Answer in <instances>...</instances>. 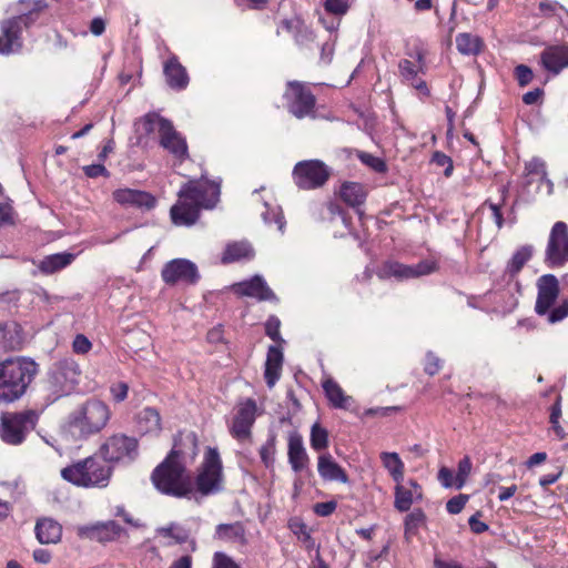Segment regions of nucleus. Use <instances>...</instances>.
<instances>
[{"label":"nucleus","mask_w":568,"mask_h":568,"mask_svg":"<svg viewBox=\"0 0 568 568\" xmlns=\"http://www.w3.org/2000/svg\"><path fill=\"white\" fill-rule=\"evenodd\" d=\"M141 129L146 134L156 133L160 145L179 160L187 158V145L185 139L175 130L173 123L151 112L140 120Z\"/></svg>","instance_id":"7"},{"label":"nucleus","mask_w":568,"mask_h":568,"mask_svg":"<svg viewBox=\"0 0 568 568\" xmlns=\"http://www.w3.org/2000/svg\"><path fill=\"white\" fill-rule=\"evenodd\" d=\"M540 64L554 75H558L568 67V45H549L540 53Z\"/></svg>","instance_id":"22"},{"label":"nucleus","mask_w":568,"mask_h":568,"mask_svg":"<svg viewBox=\"0 0 568 568\" xmlns=\"http://www.w3.org/2000/svg\"><path fill=\"white\" fill-rule=\"evenodd\" d=\"M254 256L253 247L248 242H233L226 245L222 256L224 264L237 262L241 260H250Z\"/></svg>","instance_id":"36"},{"label":"nucleus","mask_w":568,"mask_h":568,"mask_svg":"<svg viewBox=\"0 0 568 568\" xmlns=\"http://www.w3.org/2000/svg\"><path fill=\"white\" fill-rule=\"evenodd\" d=\"M283 365V352L277 346H270L267 351L264 378L270 388L280 379Z\"/></svg>","instance_id":"31"},{"label":"nucleus","mask_w":568,"mask_h":568,"mask_svg":"<svg viewBox=\"0 0 568 568\" xmlns=\"http://www.w3.org/2000/svg\"><path fill=\"white\" fill-rule=\"evenodd\" d=\"M211 568H241L233 558L223 551H216L212 558Z\"/></svg>","instance_id":"46"},{"label":"nucleus","mask_w":568,"mask_h":568,"mask_svg":"<svg viewBox=\"0 0 568 568\" xmlns=\"http://www.w3.org/2000/svg\"><path fill=\"white\" fill-rule=\"evenodd\" d=\"M432 162L435 163L438 166H444L445 168V170H444L445 176L448 178V176L452 175L453 170H454V165H453L452 159L448 155H446L443 152L436 151L433 154Z\"/></svg>","instance_id":"48"},{"label":"nucleus","mask_w":568,"mask_h":568,"mask_svg":"<svg viewBox=\"0 0 568 568\" xmlns=\"http://www.w3.org/2000/svg\"><path fill=\"white\" fill-rule=\"evenodd\" d=\"M515 77L518 81L519 87H526L531 82L534 73L529 67L525 64H519L515 68Z\"/></svg>","instance_id":"50"},{"label":"nucleus","mask_w":568,"mask_h":568,"mask_svg":"<svg viewBox=\"0 0 568 568\" xmlns=\"http://www.w3.org/2000/svg\"><path fill=\"white\" fill-rule=\"evenodd\" d=\"M113 468L103 457L95 455L78 460L61 469V477L77 487L105 488Z\"/></svg>","instance_id":"4"},{"label":"nucleus","mask_w":568,"mask_h":568,"mask_svg":"<svg viewBox=\"0 0 568 568\" xmlns=\"http://www.w3.org/2000/svg\"><path fill=\"white\" fill-rule=\"evenodd\" d=\"M214 539L239 545H246V531L241 521L219 524L215 527Z\"/></svg>","instance_id":"29"},{"label":"nucleus","mask_w":568,"mask_h":568,"mask_svg":"<svg viewBox=\"0 0 568 568\" xmlns=\"http://www.w3.org/2000/svg\"><path fill=\"white\" fill-rule=\"evenodd\" d=\"M293 176L296 185L303 190H313L322 186L328 179L327 166L318 160H308L298 162Z\"/></svg>","instance_id":"16"},{"label":"nucleus","mask_w":568,"mask_h":568,"mask_svg":"<svg viewBox=\"0 0 568 568\" xmlns=\"http://www.w3.org/2000/svg\"><path fill=\"white\" fill-rule=\"evenodd\" d=\"M293 37L298 45H306L308 42L314 40L312 30H310L303 21L301 22V27L296 32H294Z\"/></svg>","instance_id":"53"},{"label":"nucleus","mask_w":568,"mask_h":568,"mask_svg":"<svg viewBox=\"0 0 568 568\" xmlns=\"http://www.w3.org/2000/svg\"><path fill=\"white\" fill-rule=\"evenodd\" d=\"M479 516H480V513H476L475 515L470 516V518L468 519V525H469L471 531L475 534H483L486 530H488V528H489L487 524L479 520V518H478Z\"/></svg>","instance_id":"61"},{"label":"nucleus","mask_w":568,"mask_h":568,"mask_svg":"<svg viewBox=\"0 0 568 568\" xmlns=\"http://www.w3.org/2000/svg\"><path fill=\"white\" fill-rule=\"evenodd\" d=\"M74 257V254L68 252L51 254L41 260L38 267L43 274H53L70 265Z\"/></svg>","instance_id":"34"},{"label":"nucleus","mask_w":568,"mask_h":568,"mask_svg":"<svg viewBox=\"0 0 568 568\" xmlns=\"http://www.w3.org/2000/svg\"><path fill=\"white\" fill-rule=\"evenodd\" d=\"M83 172L88 178L109 176V172L101 163L83 166Z\"/></svg>","instance_id":"57"},{"label":"nucleus","mask_w":568,"mask_h":568,"mask_svg":"<svg viewBox=\"0 0 568 568\" xmlns=\"http://www.w3.org/2000/svg\"><path fill=\"white\" fill-rule=\"evenodd\" d=\"M109 419V407L101 400L90 399L69 415L68 424L74 435L88 437L100 433Z\"/></svg>","instance_id":"6"},{"label":"nucleus","mask_w":568,"mask_h":568,"mask_svg":"<svg viewBox=\"0 0 568 568\" xmlns=\"http://www.w3.org/2000/svg\"><path fill=\"white\" fill-rule=\"evenodd\" d=\"M333 54H334V43L331 41H326L325 43H323V45L321 48V60L325 64H328L332 61Z\"/></svg>","instance_id":"63"},{"label":"nucleus","mask_w":568,"mask_h":568,"mask_svg":"<svg viewBox=\"0 0 568 568\" xmlns=\"http://www.w3.org/2000/svg\"><path fill=\"white\" fill-rule=\"evenodd\" d=\"M161 276L169 285H174L178 282L194 284L200 277L196 265L185 258H175L168 262L161 271Z\"/></svg>","instance_id":"19"},{"label":"nucleus","mask_w":568,"mask_h":568,"mask_svg":"<svg viewBox=\"0 0 568 568\" xmlns=\"http://www.w3.org/2000/svg\"><path fill=\"white\" fill-rule=\"evenodd\" d=\"M287 457L294 473H302L307 468L310 457L303 444V437L297 432L288 435Z\"/></svg>","instance_id":"23"},{"label":"nucleus","mask_w":568,"mask_h":568,"mask_svg":"<svg viewBox=\"0 0 568 568\" xmlns=\"http://www.w3.org/2000/svg\"><path fill=\"white\" fill-rule=\"evenodd\" d=\"M112 196L115 202L124 206L152 209L155 205V197L140 190L118 189Z\"/></svg>","instance_id":"24"},{"label":"nucleus","mask_w":568,"mask_h":568,"mask_svg":"<svg viewBox=\"0 0 568 568\" xmlns=\"http://www.w3.org/2000/svg\"><path fill=\"white\" fill-rule=\"evenodd\" d=\"M442 368V361L433 352L426 354L424 371L426 374L434 376Z\"/></svg>","instance_id":"54"},{"label":"nucleus","mask_w":568,"mask_h":568,"mask_svg":"<svg viewBox=\"0 0 568 568\" xmlns=\"http://www.w3.org/2000/svg\"><path fill=\"white\" fill-rule=\"evenodd\" d=\"M481 39L470 33H459L456 37L457 50L465 55H476L481 50Z\"/></svg>","instance_id":"39"},{"label":"nucleus","mask_w":568,"mask_h":568,"mask_svg":"<svg viewBox=\"0 0 568 568\" xmlns=\"http://www.w3.org/2000/svg\"><path fill=\"white\" fill-rule=\"evenodd\" d=\"M438 481L445 488H450L455 486V477L453 471L447 467H442L437 475Z\"/></svg>","instance_id":"58"},{"label":"nucleus","mask_w":568,"mask_h":568,"mask_svg":"<svg viewBox=\"0 0 568 568\" xmlns=\"http://www.w3.org/2000/svg\"><path fill=\"white\" fill-rule=\"evenodd\" d=\"M359 159L364 164H366L377 173H384L387 171V165L385 161L381 158L363 152L359 154Z\"/></svg>","instance_id":"45"},{"label":"nucleus","mask_w":568,"mask_h":568,"mask_svg":"<svg viewBox=\"0 0 568 568\" xmlns=\"http://www.w3.org/2000/svg\"><path fill=\"white\" fill-rule=\"evenodd\" d=\"M222 460L216 448L209 447L201 469L195 478L196 489L204 496L222 490Z\"/></svg>","instance_id":"11"},{"label":"nucleus","mask_w":568,"mask_h":568,"mask_svg":"<svg viewBox=\"0 0 568 568\" xmlns=\"http://www.w3.org/2000/svg\"><path fill=\"white\" fill-rule=\"evenodd\" d=\"M536 287L535 312L537 315L545 317L548 324H557L568 317V298L555 306L560 293V285L554 274H544L538 277Z\"/></svg>","instance_id":"5"},{"label":"nucleus","mask_w":568,"mask_h":568,"mask_svg":"<svg viewBox=\"0 0 568 568\" xmlns=\"http://www.w3.org/2000/svg\"><path fill=\"white\" fill-rule=\"evenodd\" d=\"M381 459L393 479L399 484L404 479V464L397 453H382Z\"/></svg>","instance_id":"40"},{"label":"nucleus","mask_w":568,"mask_h":568,"mask_svg":"<svg viewBox=\"0 0 568 568\" xmlns=\"http://www.w3.org/2000/svg\"><path fill=\"white\" fill-rule=\"evenodd\" d=\"M544 264L551 270L568 264V225L562 221L556 222L550 229L544 252Z\"/></svg>","instance_id":"12"},{"label":"nucleus","mask_w":568,"mask_h":568,"mask_svg":"<svg viewBox=\"0 0 568 568\" xmlns=\"http://www.w3.org/2000/svg\"><path fill=\"white\" fill-rule=\"evenodd\" d=\"M37 415L32 410L1 416L0 437L10 445H19L24 440L29 429L34 427Z\"/></svg>","instance_id":"14"},{"label":"nucleus","mask_w":568,"mask_h":568,"mask_svg":"<svg viewBox=\"0 0 568 568\" xmlns=\"http://www.w3.org/2000/svg\"><path fill=\"white\" fill-rule=\"evenodd\" d=\"M467 501V495L455 496L447 501L446 509L449 514L457 515L464 509Z\"/></svg>","instance_id":"52"},{"label":"nucleus","mask_w":568,"mask_h":568,"mask_svg":"<svg viewBox=\"0 0 568 568\" xmlns=\"http://www.w3.org/2000/svg\"><path fill=\"white\" fill-rule=\"evenodd\" d=\"M325 10L335 16H343L348 10L347 0H325Z\"/></svg>","instance_id":"51"},{"label":"nucleus","mask_w":568,"mask_h":568,"mask_svg":"<svg viewBox=\"0 0 568 568\" xmlns=\"http://www.w3.org/2000/svg\"><path fill=\"white\" fill-rule=\"evenodd\" d=\"M92 347V343L83 334H78L72 342V349L77 354H87Z\"/></svg>","instance_id":"55"},{"label":"nucleus","mask_w":568,"mask_h":568,"mask_svg":"<svg viewBox=\"0 0 568 568\" xmlns=\"http://www.w3.org/2000/svg\"><path fill=\"white\" fill-rule=\"evenodd\" d=\"M409 485L412 489L404 487L400 483L397 484L395 488L394 506L398 511L404 513L409 510L414 500H420L423 498L422 487L415 480H409Z\"/></svg>","instance_id":"30"},{"label":"nucleus","mask_w":568,"mask_h":568,"mask_svg":"<svg viewBox=\"0 0 568 568\" xmlns=\"http://www.w3.org/2000/svg\"><path fill=\"white\" fill-rule=\"evenodd\" d=\"M256 413L257 405L253 398H246L237 404L229 428L233 438L239 442H246L252 438V427L256 419Z\"/></svg>","instance_id":"17"},{"label":"nucleus","mask_w":568,"mask_h":568,"mask_svg":"<svg viewBox=\"0 0 568 568\" xmlns=\"http://www.w3.org/2000/svg\"><path fill=\"white\" fill-rule=\"evenodd\" d=\"M485 205L489 207L493 214V219L498 229H501L504 225V217L500 211V204L494 203L491 201H486Z\"/></svg>","instance_id":"62"},{"label":"nucleus","mask_w":568,"mask_h":568,"mask_svg":"<svg viewBox=\"0 0 568 568\" xmlns=\"http://www.w3.org/2000/svg\"><path fill=\"white\" fill-rule=\"evenodd\" d=\"M405 54L410 59H400L398 61V74L403 83L413 87L423 95H429L427 83L419 77L426 70L427 50L418 41L412 48L407 49Z\"/></svg>","instance_id":"8"},{"label":"nucleus","mask_w":568,"mask_h":568,"mask_svg":"<svg viewBox=\"0 0 568 568\" xmlns=\"http://www.w3.org/2000/svg\"><path fill=\"white\" fill-rule=\"evenodd\" d=\"M288 111L297 119L314 115L316 99L302 82L290 81L284 93Z\"/></svg>","instance_id":"15"},{"label":"nucleus","mask_w":568,"mask_h":568,"mask_svg":"<svg viewBox=\"0 0 568 568\" xmlns=\"http://www.w3.org/2000/svg\"><path fill=\"white\" fill-rule=\"evenodd\" d=\"M38 374V364L18 356L0 362V405L19 400Z\"/></svg>","instance_id":"3"},{"label":"nucleus","mask_w":568,"mask_h":568,"mask_svg":"<svg viewBox=\"0 0 568 568\" xmlns=\"http://www.w3.org/2000/svg\"><path fill=\"white\" fill-rule=\"evenodd\" d=\"M525 172L527 176H536L538 181L541 183H546L548 189V194L552 193L554 184L552 182L547 178V170H546V163L540 158H532L530 161H528L525 165ZM529 183L532 182V179L528 181Z\"/></svg>","instance_id":"38"},{"label":"nucleus","mask_w":568,"mask_h":568,"mask_svg":"<svg viewBox=\"0 0 568 568\" xmlns=\"http://www.w3.org/2000/svg\"><path fill=\"white\" fill-rule=\"evenodd\" d=\"M301 22L302 20L298 17L282 20L277 29V34L280 33L281 29L291 34H294V32H296V30L301 27Z\"/></svg>","instance_id":"59"},{"label":"nucleus","mask_w":568,"mask_h":568,"mask_svg":"<svg viewBox=\"0 0 568 568\" xmlns=\"http://www.w3.org/2000/svg\"><path fill=\"white\" fill-rule=\"evenodd\" d=\"M197 455V437L190 433L174 439L166 458L152 471L151 479L155 488L164 495L178 498L189 497L193 493V481L186 474V459Z\"/></svg>","instance_id":"1"},{"label":"nucleus","mask_w":568,"mask_h":568,"mask_svg":"<svg viewBox=\"0 0 568 568\" xmlns=\"http://www.w3.org/2000/svg\"><path fill=\"white\" fill-rule=\"evenodd\" d=\"M47 7L44 0H36L33 8L24 14L13 17L1 22L0 54L19 51L22 47L21 31L34 21V14Z\"/></svg>","instance_id":"9"},{"label":"nucleus","mask_w":568,"mask_h":568,"mask_svg":"<svg viewBox=\"0 0 568 568\" xmlns=\"http://www.w3.org/2000/svg\"><path fill=\"white\" fill-rule=\"evenodd\" d=\"M339 195L349 206L356 207L365 202L366 193L363 185L356 182H346L341 186Z\"/></svg>","instance_id":"37"},{"label":"nucleus","mask_w":568,"mask_h":568,"mask_svg":"<svg viewBox=\"0 0 568 568\" xmlns=\"http://www.w3.org/2000/svg\"><path fill=\"white\" fill-rule=\"evenodd\" d=\"M136 423L140 432L144 434H159L161 430V416L153 407H145L140 410Z\"/></svg>","instance_id":"32"},{"label":"nucleus","mask_w":568,"mask_h":568,"mask_svg":"<svg viewBox=\"0 0 568 568\" xmlns=\"http://www.w3.org/2000/svg\"><path fill=\"white\" fill-rule=\"evenodd\" d=\"M81 376L79 364L72 358L55 362L48 374V385L54 399L71 394Z\"/></svg>","instance_id":"10"},{"label":"nucleus","mask_w":568,"mask_h":568,"mask_svg":"<svg viewBox=\"0 0 568 568\" xmlns=\"http://www.w3.org/2000/svg\"><path fill=\"white\" fill-rule=\"evenodd\" d=\"M233 290L237 295L254 297L258 301L276 300L274 292L260 275H255L248 281L234 284Z\"/></svg>","instance_id":"21"},{"label":"nucleus","mask_w":568,"mask_h":568,"mask_svg":"<svg viewBox=\"0 0 568 568\" xmlns=\"http://www.w3.org/2000/svg\"><path fill=\"white\" fill-rule=\"evenodd\" d=\"M535 247L531 244H526L518 247L506 265V273L509 277H515L523 270L525 264L529 262L534 255Z\"/></svg>","instance_id":"33"},{"label":"nucleus","mask_w":568,"mask_h":568,"mask_svg":"<svg viewBox=\"0 0 568 568\" xmlns=\"http://www.w3.org/2000/svg\"><path fill=\"white\" fill-rule=\"evenodd\" d=\"M100 454L108 463H131L139 455V443L135 437L114 434L101 445Z\"/></svg>","instance_id":"13"},{"label":"nucleus","mask_w":568,"mask_h":568,"mask_svg":"<svg viewBox=\"0 0 568 568\" xmlns=\"http://www.w3.org/2000/svg\"><path fill=\"white\" fill-rule=\"evenodd\" d=\"M156 536L172 539L175 544L182 545L185 542H190L192 550L196 549L195 539H190L191 529L185 525L180 523L172 521L166 526H161L155 529Z\"/></svg>","instance_id":"28"},{"label":"nucleus","mask_w":568,"mask_h":568,"mask_svg":"<svg viewBox=\"0 0 568 568\" xmlns=\"http://www.w3.org/2000/svg\"><path fill=\"white\" fill-rule=\"evenodd\" d=\"M470 470H471L470 458L468 456H465L463 459L459 460L457 474L455 476V487L457 489L463 488V486L466 483V478L470 474Z\"/></svg>","instance_id":"44"},{"label":"nucleus","mask_w":568,"mask_h":568,"mask_svg":"<svg viewBox=\"0 0 568 568\" xmlns=\"http://www.w3.org/2000/svg\"><path fill=\"white\" fill-rule=\"evenodd\" d=\"M437 270L435 261L425 260L416 265H405L398 262L388 261L378 270L379 278L395 277L398 281L415 278L432 274Z\"/></svg>","instance_id":"18"},{"label":"nucleus","mask_w":568,"mask_h":568,"mask_svg":"<svg viewBox=\"0 0 568 568\" xmlns=\"http://www.w3.org/2000/svg\"><path fill=\"white\" fill-rule=\"evenodd\" d=\"M311 447L321 452L328 446V433L325 428H323L320 424H314L311 428Z\"/></svg>","instance_id":"43"},{"label":"nucleus","mask_w":568,"mask_h":568,"mask_svg":"<svg viewBox=\"0 0 568 568\" xmlns=\"http://www.w3.org/2000/svg\"><path fill=\"white\" fill-rule=\"evenodd\" d=\"M337 507L336 501L317 503L314 505V513L321 517H327L332 515Z\"/></svg>","instance_id":"56"},{"label":"nucleus","mask_w":568,"mask_h":568,"mask_svg":"<svg viewBox=\"0 0 568 568\" xmlns=\"http://www.w3.org/2000/svg\"><path fill=\"white\" fill-rule=\"evenodd\" d=\"M262 217L266 224H271L274 222L275 224H277V227L281 232L284 231L285 220H284V215L280 209H274L271 211L267 207V210L262 213Z\"/></svg>","instance_id":"47"},{"label":"nucleus","mask_w":568,"mask_h":568,"mask_svg":"<svg viewBox=\"0 0 568 568\" xmlns=\"http://www.w3.org/2000/svg\"><path fill=\"white\" fill-rule=\"evenodd\" d=\"M317 471L323 480L348 483L346 471L335 462L328 453L318 456Z\"/></svg>","instance_id":"25"},{"label":"nucleus","mask_w":568,"mask_h":568,"mask_svg":"<svg viewBox=\"0 0 568 568\" xmlns=\"http://www.w3.org/2000/svg\"><path fill=\"white\" fill-rule=\"evenodd\" d=\"M77 531L81 538H88L104 544L118 539L124 529L116 521L108 520L80 526Z\"/></svg>","instance_id":"20"},{"label":"nucleus","mask_w":568,"mask_h":568,"mask_svg":"<svg viewBox=\"0 0 568 568\" xmlns=\"http://www.w3.org/2000/svg\"><path fill=\"white\" fill-rule=\"evenodd\" d=\"M322 387L324 393L335 408H347L352 402V397L345 395L342 387L332 378H327L323 382Z\"/></svg>","instance_id":"35"},{"label":"nucleus","mask_w":568,"mask_h":568,"mask_svg":"<svg viewBox=\"0 0 568 568\" xmlns=\"http://www.w3.org/2000/svg\"><path fill=\"white\" fill-rule=\"evenodd\" d=\"M34 532L42 545L58 544L62 537V526L52 518L43 517L37 520Z\"/></svg>","instance_id":"26"},{"label":"nucleus","mask_w":568,"mask_h":568,"mask_svg":"<svg viewBox=\"0 0 568 568\" xmlns=\"http://www.w3.org/2000/svg\"><path fill=\"white\" fill-rule=\"evenodd\" d=\"M542 94L544 91L541 89L528 91L523 95V102L527 105L535 104L541 98Z\"/></svg>","instance_id":"64"},{"label":"nucleus","mask_w":568,"mask_h":568,"mask_svg":"<svg viewBox=\"0 0 568 568\" xmlns=\"http://www.w3.org/2000/svg\"><path fill=\"white\" fill-rule=\"evenodd\" d=\"M276 453V436L271 434L260 448V457L266 468L273 467Z\"/></svg>","instance_id":"42"},{"label":"nucleus","mask_w":568,"mask_h":568,"mask_svg":"<svg viewBox=\"0 0 568 568\" xmlns=\"http://www.w3.org/2000/svg\"><path fill=\"white\" fill-rule=\"evenodd\" d=\"M111 394L115 402L120 403L124 400L128 396L129 386L125 383H118L111 386Z\"/></svg>","instance_id":"60"},{"label":"nucleus","mask_w":568,"mask_h":568,"mask_svg":"<svg viewBox=\"0 0 568 568\" xmlns=\"http://www.w3.org/2000/svg\"><path fill=\"white\" fill-rule=\"evenodd\" d=\"M426 515L420 508L414 509L405 517V535L412 536L415 535L418 528L425 523Z\"/></svg>","instance_id":"41"},{"label":"nucleus","mask_w":568,"mask_h":568,"mask_svg":"<svg viewBox=\"0 0 568 568\" xmlns=\"http://www.w3.org/2000/svg\"><path fill=\"white\" fill-rule=\"evenodd\" d=\"M281 322L276 316H271L265 323V333L274 342H281L280 334Z\"/></svg>","instance_id":"49"},{"label":"nucleus","mask_w":568,"mask_h":568,"mask_svg":"<svg viewBox=\"0 0 568 568\" xmlns=\"http://www.w3.org/2000/svg\"><path fill=\"white\" fill-rule=\"evenodd\" d=\"M166 83L170 88L181 91L189 84V75L186 69L179 62L176 57H171L163 68Z\"/></svg>","instance_id":"27"},{"label":"nucleus","mask_w":568,"mask_h":568,"mask_svg":"<svg viewBox=\"0 0 568 568\" xmlns=\"http://www.w3.org/2000/svg\"><path fill=\"white\" fill-rule=\"evenodd\" d=\"M178 202L171 207L170 214L175 225L191 226L196 223L202 209H213L220 196V184L209 180H191L184 183L179 193Z\"/></svg>","instance_id":"2"}]
</instances>
